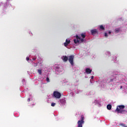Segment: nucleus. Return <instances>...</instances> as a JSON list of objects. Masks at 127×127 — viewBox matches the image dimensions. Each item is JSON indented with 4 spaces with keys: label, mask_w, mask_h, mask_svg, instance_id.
Masks as SVG:
<instances>
[{
    "label": "nucleus",
    "mask_w": 127,
    "mask_h": 127,
    "mask_svg": "<svg viewBox=\"0 0 127 127\" xmlns=\"http://www.w3.org/2000/svg\"><path fill=\"white\" fill-rule=\"evenodd\" d=\"M85 37H86V34L85 33H81L79 35H76L75 39L73 40L74 43L75 44L82 43L84 41V38Z\"/></svg>",
    "instance_id": "nucleus-1"
},
{
    "label": "nucleus",
    "mask_w": 127,
    "mask_h": 127,
    "mask_svg": "<svg viewBox=\"0 0 127 127\" xmlns=\"http://www.w3.org/2000/svg\"><path fill=\"white\" fill-rule=\"evenodd\" d=\"M53 96L55 99H60L61 98V93L58 91H55L53 93Z\"/></svg>",
    "instance_id": "nucleus-2"
},
{
    "label": "nucleus",
    "mask_w": 127,
    "mask_h": 127,
    "mask_svg": "<svg viewBox=\"0 0 127 127\" xmlns=\"http://www.w3.org/2000/svg\"><path fill=\"white\" fill-rule=\"evenodd\" d=\"M125 109V106L120 105L117 106L116 109V112L117 113H123L124 112V109Z\"/></svg>",
    "instance_id": "nucleus-3"
},
{
    "label": "nucleus",
    "mask_w": 127,
    "mask_h": 127,
    "mask_svg": "<svg viewBox=\"0 0 127 127\" xmlns=\"http://www.w3.org/2000/svg\"><path fill=\"white\" fill-rule=\"evenodd\" d=\"M68 61L71 65H74V56H70L68 57Z\"/></svg>",
    "instance_id": "nucleus-4"
},
{
    "label": "nucleus",
    "mask_w": 127,
    "mask_h": 127,
    "mask_svg": "<svg viewBox=\"0 0 127 127\" xmlns=\"http://www.w3.org/2000/svg\"><path fill=\"white\" fill-rule=\"evenodd\" d=\"M81 120H79L78 121V127H83V126H82V125L84 124V119L83 116L81 117Z\"/></svg>",
    "instance_id": "nucleus-5"
},
{
    "label": "nucleus",
    "mask_w": 127,
    "mask_h": 127,
    "mask_svg": "<svg viewBox=\"0 0 127 127\" xmlns=\"http://www.w3.org/2000/svg\"><path fill=\"white\" fill-rule=\"evenodd\" d=\"M90 32L92 35H95L98 33V30L96 29H93L90 30Z\"/></svg>",
    "instance_id": "nucleus-6"
},
{
    "label": "nucleus",
    "mask_w": 127,
    "mask_h": 127,
    "mask_svg": "<svg viewBox=\"0 0 127 127\" xmlns=\"http://www.w3.org/2000/svg\"><path fill=\"white\" fill-rule=\"evenodd\" d=\"M70 42H71V41H70V39H66L65 40V42L64 43V44L65 47H67V46H68L69 44H70Z\"/></svg>",
    "instance_id": "nucleus-7"
},
{
    "label": "nucleus",
    "mask_w": 127,
    "mask_h": 127,
    "mask_svg": "<svg viewBox=\"0 0 127 127\" xmlns=\"http://www.w3.org/2000/svg\"><path fill=\"white\" fill-rule=\"evenodd\" d=\"M62 59L64 62H67L68 61V57L65 56H63L62 57Z\"/></svg>",
    "instance_id": "nucleus-8"
},
{
    "label": "nucleus",
    "mask_w": 127,
    "mask_h": 127,
    "mask_svg": "<svg viewBox=\"0 0 127 127\" xmlns=\"http://www.w3.org/2000/svg\"><path fill=\"white\" fill-rule=\"evenodd\" d=\"M111 33H112V31H107V32H105L104 33V36H105V37H108V36H109V35H110V34H111Z\"/></svg>",
    "instance_id": "nucleus-9"
},
{
    "label": "nucleus",
    "mask_w": 127,
    "mask_h": 127,
    "mask_svg": "<svg viewBox=\"0 0 127 127\" xmlns=\"http://www.w3.org/2000/svg\"><path fill=\"white\" fill-rule=\"evenodd\" d=\"M85 72L87 73V74H91L92 70L91 69L89 68H87L85 70Z\"/></svg>",
    "instance_id": "nucleus-10"
},
{
    "label": "nucleus",
    "mask_w": 127,
    "mask_h": 127,
    "mask_svg": "<svg viewBox=\"0 0 127 127\" xmlns=\"http://www.w3.org/2000/svg\"><path fill=\"white\" fill-rule=\"evenodd\" d=\"M98 27L100 30H105V27L103 25H99Z\"/></svg>",
    "instance_id": "nucleus-11"
},
{
    "label": "nucleus",
    "mask_w": 127,
    "mask_h": 127,
    "mask_svg": "<svg viewBox=\"0 0 127 127\" xmlns=\"http://www.w3.org/2000/svg\"><path fill=\"white\" fill-rule=\"evenodd\" d=\"M93 103L95 105H99L100 104V101H99V100H95L93 102Z\"/></svg>",
    "instance_id": "nucleus-12"
},
{
    "label": "nucleus",
    "mask_w": 127,
    "mask_h": 127,
    "mask_svg": "<svg viewBox=\"0 0 127 127\" xmlns=\"http://www.w3.org/2000/svg\"><path fill=\"white\" fill-rule=\"evenodd\" d=\"M60 103H61L62 105H65L66 104V100L64 99H62L60 100Z\"/></svg>",
    "instance_id": "nucleus-13"
},
{
    "label": "nucleus",
    "mask_w": 127,
    "mask_h": 127,
    "mask_svg": "<svg viewBox=\"0 0 127 127\" xmlns=\"http://www.w3.org/2000/svg\"><path fill=\"white\" fill-rule=\"evenodd\" d=\"M120 30H121V29H120V28H116L115 29V32L116 33H119L120 32Z\"/></svg>",
    "instance_id": "nucleus-14"
},
{
    "label": "nucleus",
    "mask_w": 127,
    "mask_h": 127,
    "mask_svg": "<svg viewBox=\"0 0 127 127\" xmlns=\"http://www.w3.org/2000/svg\"><path fill=\"white\" fill-rule=\"evenodd\" d=\"M107 108L108 110H111V109H112V105H108Z\"/></svg>",
    "instance_id": "nucleus-15"
},
{
    "label": "nucleus",
    "mask_w": 127,
    "mask_h": 127,
    "mask_svg": "<svg viewBox=\"0 0 127 127\" xmlns=\"http://www.w3.org/2000/svg\"><path fill=\"white\" fill-rule=\"evenodd\" d=\"M38 73H39L40 75H41V74H42V70L41 69H38Z\"/></svg>",
    "instance_id": "nucleus-16"
},
{
    "label": "nucleus",
    "mask_w": 127,
    "mask_h": 127,
    "mask_svg": "<svg viewBox=\"0 0 127 127\" xmlns=\"http://www.w3.org/2000/svg\"><path fill=\"white\" fill-rule=\"evenodd\" d=\"M106 55H108L109 56H110L111 55V52H110L109 51L106 52Z\"/></svg>",
    "instance_id": "nucleus-17"
},
{
    "label": "nucleus",
    "mask_w": 127,
    "mask_h": 127,
    "mask_svg": "<svg viewBox=\"0 0 127 127\" xmlns=\"http://www.w3.org/2000/svg\"><path fill=\"white\" fill-rule=\"evenodd\" d=\"M56 105V103H52L51 104V106L52 107H55Z\"/></svg>",
    "instance_id": "nucleus-18"
},
{
    "label": "nucleus",
    "mask_w": 127,
    "mask_h": 127,
    "mask_svg": "<svg viewBox=\"0 0 127 127\" xmlns=\"http://www.w3.org/2000/svg\"><path fill=\"white\" fill-rule=\"evenodd\" d=\"M46 81H47V82H49V78L47 77L46 78Z\"/></svg>",
    "instance_id": "nucleus-19"
},
{
    "label": "nucleus",
    "mask_w": 127,
    "mask_h": 127,
    "mask_svg": "<svg viewBox=\"0 0 127 127\" xmlns=\"http://www.w3.org/2000/svg\"><path fill=\"white\" fill-rule=\"evenodd\" d=\"M26 60H27V61H29V57H27L26 58Z\"/></svg>",
    "instance_id": "nucleus-20"
},
{
    "label": "nucleus",
    "mask_w": 127,
    "mask_h": 127,
    "mask_svg": "<svg viewBox=\"0 0 127 127\" xmlns=\"http://www.w3.org/2000/svg\"><path fill=\"white\" fill-rule=\"evenodd\" d=\"M121 125L122 126V127H127L125 126V124H121Z\"/></svg>",
    "instance_id": "nucleus-21"
},
{
    "label": "nucleus",
    "mask_w": 127,
    "mask_h": 127,
    "mask_svg": "<svg viewBox=\"0 0 127 127\" xmlns=\"http://www.w3.org/2000/svg\"><path fill=\"white\" fill-rule=\"evenodd\" d=\"M93 79H94V76H91V79L93 80Z\"/></svg>",
    "instance_id": "nucleus-22"
},
{
    "label": "nucleus",
    "mask_w": 127,
    "mask_h": 127,
    "mask_svg": "<svg viewBox=\"0 0 127 127\" xmlns=\"http://www.w3.org/2000/svg\"><path fill=\"white\" fill-rule=\"evenodd\" d=\"M92 81H93V79H90L91 83H92Z\"/></svg>",
    "instance_id": "nucleus-23"
},
{
    "label": "nucleus",
    "mask_w": 127,
    "mask_h": 127,
    "mask_svg": "<svg viewBox=\"0 0 127 127\" xmlns=\"http://www.w3.org/2000/svg\"><path fill=\"white\" fill-rule=\"evenodd\" d=\"M28 102H30V99H28Z\"/></svg>",
    "instance_id": "nucleus-24"
}]
</instances>
